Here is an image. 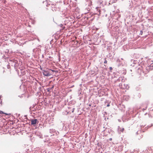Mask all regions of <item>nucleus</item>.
<instances>
[{"instance_id": "nucleus-1", "label": "nucleus", "mask_w": 153, "mask_h": 153, "mask_svg": "<svg viewBox=\"0 0 153 153\" xmlns=\"http://www.w3.org/2000/svg\"><path fill=\"white\" fill-rule=\"evenodd\" d=\"M43 74L45 76H48L51 75V72H50L49 70H44Z\"/></svg>"}, {"instance_id": "nucleus-2", "label": "nucleus", "mask_w": 153, "mask_h": 153, "mask_svg": "<svg viewBox=\"0 0 153 153\" xmlns=\"http://www.w3.org/2000/svg\"><path fill=\"white\" fill-rule=\"evenodd\" d=\"M38 123V121L36 119H33L31 120V124L32 125H35Z\"/></svg>"}, {"instance_id": "nucleus-3", "label": "nucleus", "mask_w": 153, "mask_h": 153, "mask_svg": "<svg viewBox=\"0 0 153 153\" xmlns=\"http://www.w3.org/2000/svg\"><path fill=\"white\" fill-rule=\"evenodd\" d=\"M52 8H53V11L54 10L56 11L57 9V7H55V5H53V6L52 7Z\"/></svg>"}, {"instance_id": "nucleus-4", "label": "nucleus", "mask_w": 153, "mask_h": 153, "mask_svg": "<svg viewBox=\"0 0 153 153\" xmlns=\"http://www.w3.org/2000/svg\"><path fill=\"white\" fill-rule=\"evenodd\" d=\"M49 71H50V72H51V71H52L53 72H56L57 71H56L54 70H51V69H49Z\"/></svg>"}, {"instance_id": "nucleus-5", "label": "nucleus", "mask_w": 153, "mask_h": 153, "mask_svg": "<svg viewBox=\"0 0 153 153\" xmlns=\"http://www.w3.org/2000/svg\"><path fill=\"white\" fill-rule=\"evenodd\" d=\"M5 114L6 115H7L8 114H6V113H4L2 111H1L0 110V114Z\"/></svg>"}, {"instance_id": "nucleus-6", "label": "nucleus", "mask_w": 153, "mask_h": 153, "mask_svg": "<svg viewBox=\"0 0 153 153\" xmlns=\"http://www.w3.org/2000/svg\"><path fill=\"white\" fill-rule=\"evenodd\" d=\"M61 27H62V30H64V29L65 28V27H63V25H62V24H60V25H59Z\"/></svg>"}, {"instance_id": "nucleus-7", "label": "nucleus", "mask_w": 153, "mask_h": 153, "mask_svg": "<svg viewBox=\"0 0 153 153\" xmlns=\"http://www.w3.org/2000/svg\"><path fill=\"white\" fill-rule=\"evenodd\" d=\"M104 63L106 64L107 63V61L106 60V59H105V61L104 62Z\"/></svg>"}, {"instance_id": "nucleus-8", "label": "nucleus", "mask_w": 153, "mask_h": 153, "mask_svg": "<svg viewBox=\"0 0 153 153\" xmlns=\"http://www.w3.org/2000/svg\"><path fill=\"white\" fill-rule=\"evenodd\" d=\"M109 69L111 70L112 69V68L111 67H110Z\"/></svg>"}, {"instance_id": "nucleus-9", "label": "nucleus", "mask_w": 153, "mask_h": 153, "mask_svg": "<svg viewBox=\"0 0 153 153\" xmlns=\"http://www.w3.org/2000/svg\"><path fill=\"white\" fill-rule=\"evenodd\" d=\"M124 128H123L122 129L121 131L122 132H123V131H124Z\"/></svg>"}, {"instance_id": "nucleus-10", "label": "nucleus", "mask_w": 153, "mask_h": 153, "mask_svg": "<svg viewBox=\"0 0 153 153\" xmlns=\"http://www.w3.org/2000/svg\"><path fill=\"white\" fill-rule=\"evenodd\" d=\"M74 108H73V110H72V113H73V112H74Z\"/></svg>"}, {"instance_id": "nucleus-11", "label": "nucleus", "mask_w": 153, "mask_h": 153, "mask_svg": "<svg viewBox=\"0 0 153 153\" xmlns=\"http://www.w3.org/2000/svg\"><path fill=\"white\" fill-rule=\"evenodd\" d=\"M140 33L141 34H142V33H143V31H140Z\"/></svg>"}, {"instance_id": "nucleus-12", "label": "nucleus", "mask_w": 153, "mask_h": 153, "mask_svg": "<svg viewBox=\"0 0 153 153\" xmlns=\"http://www.w3.org/2000/svg\"><path fill=\"white\" fill-rule=\"evenodd\" d=\"M112 138H110V139H109V140H110V141H111V140H112Z\"/></svg>"}, {"instance_id": "nucleus-13", "label": "nucleus", "mask_w": 153, "mask_h": 153, "mask_svg": "<svg viewBox=\"0 0 153 153\" xmlns=\"http://www.w3.org/2000/svg\"><path fill=\"white\" fill-rule=\"evenodd\" d=\"M110 106V105H109V104H108V105H107V107H108V106Z\"/></svg>"}]
</instances>
